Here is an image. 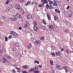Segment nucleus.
Returning a JSON list of instances; mask_svg holds the SVG:
<instances>
[{
	"label": "nucleus",
	"instance_id": "obj_1",
	"mask_svg": "<svg viewBox=\"0 0 73 73\" xmlns=\"http://www.w3.org/2000/svg\"><path fill=\"white\" fill-rule=\"evenodd\" d=\"M11 50L13 53H15L17 52V51H18V50H17V49L16 48H12Z\"/></svg>",
	"mask_w": 73,
	"mask_h": 73
},
{
	"label": "nucleus",
	"instance_id": "obj_2",
	"mask_svg": "<svg viewBox=\"0 0 73 73\" xmlns=\"http://www.w3.org/2000/svg\"><path fill=\"white\" fill-rule=\"evenodd\" d=\"M11 33L14 36H15V37H17L18 36L17 34L14 31H11Z\"/></svg>",
	"mask_w": 73,
	"mask_h": 73
},
{
	"label": "nucleus",
	"instance_id": "obj_3",
	"mask_svg": "<svg viewBox=\"0 0 73 73\" xmlns=\"http://www.w3.org/2000/svg\"><path fill=\"white\" fill-rule=\"evenodd\" d=\"M56 68L59 70H61L62 69V67L60 65L56 64Z\"/></svg>",
	"mask_w": 73,
	"mask_h": 73
},
{
	"label": "nucleus",
	"instance_id": "obj_4",
	"mask_svg": "<svg viewBox=\"0 0 73 73\" xmlns=\"http://www.w3.org/2000/svg\"><path fill=\"white\" fill-rule=\"evenodd\" d=\"M15 9H18V10L20 9V5L18 4H17L15 5Z\"/></svg>",
	"mask_w": 73,
	"mask_h": 73
},
{
	"label": "nucleus",
	"instance_id": "obj_5",
	"mask_svg": "<svg viewBox=\"0 0 73 73\" xmlns=\"http://www.w3.org/2000/svg\"><path fill=\"white\" fill-rule=\"evenodd\" d=\"M25 24H26L25 25V28H27V27H29L30 25L29 22L28 21L26 22Z\"/></svg>",
	"mask_w": 73,
	"mask_h": 73
},
{
	"label": "nucleus",
	"instance_id": "obj_6",
	"mask_svg": "<svg viewBox=\"0 0 73 73\" xmlns=\"http://www.w3.org/2000/svg\"><path fill=\"white\" fill-rule=\"evenodd\" d=\"M35 44H41V41L40 40H37L35 41Z\"/></svg>",
	"mask_w": 73,
	"mask_h": 73
},
{
	"label": "nucleus",
	"instance_id": "obj_7",
	"mask_svg": "<svg viewBox=\"0 0 73 73\" xmlns=\"http://www.w3.org/2000/svg\"><path fill=\"white\" fill-rule=\"evenodd\" d=\"M22 68L25 69H28L29 68V66L26 65L25 66H22Z\"/></svg>",
	"mask_w": 73,
	"mask_h": 73
},
{
	"label": "nucleus",
	"instance_id": "obj_8",
	"mask_svg": "<svg viewBox=\"0 0 73 73\" xmlns=\"http://www.w3.org/2000/svg\"><path fill=\"white\" fill-rule=\"evenodd\" d=\"M54 28V26H53V25H50V26H49V29L51 30L53 29Z\"/></svg>",
	"mask_w": 73,
	"mask_h": 73
},
{
	"label": "nucleus",
	"instance_id": "obj_9",
	"mask_svg": "<svg viewBox=\"0 0 73 73\" xmlns=\"http://www.w3.org/2000/svg\"><path fill=\"white\" fill-rule=\"evenodd\" d=\"M66 52L67 53H68V54H70L71 53V51L69 50H66Z\"/></svg>",
	"mask_w": 73,
	"mask_h": 73
},
{
	"label": "nucleus",
	"instance_id": "obj_10",
	"mask_svg": "<svg viewBox=\"0 0 73 73\" xmlns=\"http://www.w3.org/2000/svg\"><path fill=\"white\" fill-rule=\"evenodd\" d=\"M20 11H21V14L23 15L24 13V10L23 9L20 8Z\"/></svg>",
	"mask_w": 73,
	"mask_h": 73
},
{
	"label": "nucleus",
	"instance_id": "obj_11",
	"mask_svg": "<svg viewBox=\"0 0 73 73\" xmlns=\"http://www.w3.org/2000/svg\"><path fill=\"white\" fill-rule=\"evenodd\" d=\"M16 16L17 17H18V18H19V19L20 18H21V16L19 14L17 13Z\"/></svg>",
	"mask_w": 73,
	"mask_h": 73
},
{
	"label": "nucleus",
	"instance_id": "obj_12",
	"mask_svg": "<svg viewBox=\"0 0 73 73\" xmlns=\"http://www.w3.org/2000/svg\"><path fill=\"white\" fill-rule=\"evenodd\" d=\"M34 29L35 31H37L38 29V27L36 26L34 27Z\"/></svg>",
	"mask_w": 73,
	"mask_h": 73
},
{
	"label": "nucleus",
	"instance_id": "obj_13",
	"mask_svg": "<svg viewBox=\"0 0 73 73\" xmlns=\"http://www.w3.org/2000/svg\"><path fill=\"white\" fill-rule=\"evenodd\" d=\"M10 20H11V21H16L17 20V18H9Z\"/></svg>",
	"mask_w": 73,
	"mask_h": 73
},
{
	"label": "nucleus",
	"instance_id": "obj_14",
	"mask_svg": "<svg viewBox=\"0 0 73 73\" xmlns=\"http://www.w3.org/2000/svg\"><path fill=\"white\" fill-rule=\"evenodd\" d=\"M28 19H30L32 18V15L31 14H29L27 17Z\"/></svg>",
	"mask_w": 73,
	"mask_h": 73
},
{
	"label": "nucleus",
	"instance_id": "obj_15",
	"mask_svg": "<svg viewBox=\"0 0 73 73\" xmlns=\"http://www.w3.org/2000/svg\"><path fill=\"white\" fill-rule=\"evenodd\" d=\"M5 50H6L5 49H4V48H3L2 49L0 50V52L1 53H2L3 52H4V51H5Z\"/></svg>",
	"mask_w": 73,
	"mask_h": 73
},
{
	"label": "nucleus",
	"instance_id": "obj_16",
	"mask_svg": "<svg viewBox=\"0 0 73 73\" xmlns=\"http://www.w3.org/2000/svg\"><path fill=\"white\" fill-rule=\"evenodd\" d=\"M3 61L4 63L7 61V59L5 57H3Z\"/></svg>",
	"mask_w": 73,
	"mask_h": 73
},
{
	"label": "nucleus",
	"instance_id": "obj_17",
	"mask_svg": "<svg viewBox=\"0 0 73 73\" xmlns=\"http://www.w3.org/2000/svg\"><path fill=\"white\" fill-rule=\"evenodd\" d=\"M47 17L48 19V20H51L50 17L49 15H48V14H47Z\"/></svg>",
	"mask_w": 73,
	"mask_h": 73
},
{
	"label": "nucleus",
	"instance_id": "obj_18",
	"mask_svg": "<svg viewBox=\"0 0 73 73\" xmlns=\"http://www.w3.org/2000/svg\"><path fill=\"white\" fill-rule=\"evenodd\" d=\"M42 21L44 25H46V22L45 20V19H43Z\"/></svg>",
	"mask_w": 73,
	"mask_h": 73
},
{
	"label": "nucleus",
	"instance_id": "obj_19",
	"mask_svg": "<svg viewBox=\"0 0 73 73\" xmlns=\"http://www.w3.org/2000/svg\"><path fill=\"white\" fill-rule=\"evenodd\" d=\"M34 63L35 64H40V62L38 61H37V60H35L34 62Z\"/></svg>",
	"mask_w": 73,
	"mask_h": 73
},
{
	"label": "nucleus",
	"instance_id": "obj_20",
	"mask_svg": "<svg viewBox=\"0 0 73 73\" xmlns=\"http://www.w3.org/2000/svg\"><path fill=\"white\" fill-rule=\"evenodd\" d=\"M56 55L57 56H60L61 54V53L60 52H58L56 53Z\"/></svg>",
	"mask_w": 73,
	"mask_h": 73
},
{
	"label": "nucleus",
	"instance_id": "obj_21",
	"mask_svg": "<svg viewBox=\"0 0 73 73\" xmlns=\"http://www.w3.org/2000/svg\"><path fill=\"white\" fill-rule=\"evenodd\" d=\"M50 64L51 65H53V62L52 60H50Z\"/></svg>",
	"mask_w": 73,
	"mask_h": 73
},
{
	"label": "nucleus",
	"instance_id": "obj_22",
	"mask_svg": "<svg viewBox=\"0 0 73 73\" xmlns=\"http://www.w3.org/2000/svg\"><path fill=\"white\" fill-rule=\"evenodd\" d=\"M55 11L56 12H57V13H60V11L57 9H55Z\"/></svg>",
	"mask_w": 73,
	"mask_h": 73
},
{
	"label": "nucleus",
	"instance_id": "obj_23",
	"mask_svg": "<svg viewBox=\"0 0 73 73\" xmlns=\"http://www.w3.org/2000/svg\"><path fill=\"white\" fill-rule=\"evenodd\" d=\"M46 0H42L41 2H44V3H43V4H44L46 3Z\"/></svg>",
	"mask_w": 73,
	"mask_h": 73
},
{
	"label": "nucleus",
	"instance_id": "obj_24",
	"mask_svg": "<svg viewBox=\"0 0 73 73\" xmlns=\"http://www.w3.org/2000/svg\"><path fill=\"white\" fill-rule=\"evenodd\" d=\"M31 3V1H29L27 2V3L25 4V6H27L29 4Z\"/></svg>",
	"mask_w": 73,
	"mask_h": 73
},
{
	"label": "nucleus",
	"instance_id": "obj_25",
	"mask_svg": "<svg viewBox=\"0 0 73 73\" xmlns=\"http://www.w3.org/2000/svg\"><path fill=\"white\" fill-rule=\"evenodd\" d=\"M9 0H7L6 2L5 3V4H6V5H8V4H9Z\"/></svg>",
	"mask_w": 73,
	"mask_h": 73
},
{
	"label": "nucleus",
	"instance_id": "obj_26",
	"mask_svg": "<svg viewBox=\"0 0 73 73\" xmlns=\"http://www.w3.org/2000/svg\"><path fill=\"white\" fill-rule=\"evenodd\" d=\"M53 5H54V6H55V7H57V6H58V5L57 4V3L55 2L53 3Z\"/></svg>",
	"mask_w": 73,
	"mask_h": 73
},
{
	"label": "nucleus",
	"instance_id": "obj_27",
	"mask_svg": "<svg viewBox=\"0 0 73 73\" xmlns=\"http://www.w3.org/2000/svg\"><path fill=\"white\" fill-rule=\"evenodd\" d=\"M15 46L16 47H17V48L19 47V43L18 42L16 43L15 44Z\"/></svg>",
	"mask_w": 73,
	"mask_h": 73
},
{
	"label": "nucleus",
	"instance_id": "obj_28",
	"mask_svg": "<svg viewBox=\"0 0 73 73\" xmlns=\"http://www.w3.org/2000/svg\"><path fill=\"white\" fill-rule=\"evenodd\" d=\"M16 68L17 70V72H19V73L20 72V70H20V68Z\"/></svg>",
	"mask_w": 73,
	"mask_h": 73
},
{
	"label": "nucleus",
	"instance_id": "obj_29",
	"mask_svg": "<svg viewBox=\"0 0 73 73\" xmlns=\"http://www.w3.org/2000/svg\"><path fill=\"white\" fill-rule=\"evenodd\" d=\"M64 68L65 69V70L66 73H67L68 72H67V67L65 66V67H64Z\"/></svg>",
	"mask_w": 73,
	"mask_h": 73
},
{
	"label": "nucleus",
	"instance_id": "obj_30",
	"mask_svg": "<svg viewBox=\"0 0 73 73\" xmlns=\"http://www.w3.org/2000/svg\"><path fill=\"white\" fill-rule=\"evenodd\" d=\"M31 47H32V45L29 44V45L28 47H27L28 49H31Z\"/></svg>",
	"mask_w": 73,
	"mask_h": 73
},
{
	"label": "nucleus",
	"instance_id": "obj_31",
	"mask_svg": "<svg viewBox=\"0 0 73 73\" xmlns=\"http://www.w3.org/2000/svg\"><path fill=\"white\" fill-rule=\"evenodd\" d=\"M43 6V4H39L38 5V7H39L40 8L42 7Z\"/></svg>",
	"mask_w": 73,
	"mask_h": 73
},
{
	"label": "nucleus",
	"instance_id": "obj_32",
	"mask_svg": "<svg viewBox=\"0 0 73 73\" xmlns=\"http://www.w3.org/2000/svg\"><path fill=\"white\" fill-rule=\"evenodd\" d=\"M5 41L6 42L8 41V37H7V36L5 37Z\"/></svg>",
	"mask_w": 73,
	"mask_h": 73
},
{
	"label": "nucleus",
	"instance_id": "obj_33",
	"mask_svg": "<svg viewBox=\"0 0 73 73\" xmlns=\"http://www.w3.org/2000/svg\"><path fill=\"white\" fill-rule=\"evenodd\" d=\"M41 29H45V27L44 26H42L41 27Z\"/></svg>",
	"mask_w": 73,
	"mask_h": 73
},
{
	"label": "nucleus",
	"instance_id": "obj_34",
	"mask_svg": "<svg viewBox=\"0 0 73 73\" xmlns=\"http://www.w3.org/2000/svg\"><path fill=\"white\" fill-rule=\"evenodd\" d=\"M57 19H58V17H54V19L55 21H56V20H57Z\"/></svg>",
	"mask_w": 73,
	"mask_h": 73
},
{
	"label": "nucleus",
	"instance_id": "obj_35",
	"mask_svg": "<svg viewBox=\"0 0 73 73\" xmlns=\"http://www.w3.org/2000/svg\"><path fill=\"white\" fill-rule=\"evenodd\" d=\"M35 69L36 70H37L38 69V67L37 66H36L35 67L34 70Z\"/></svg>",
	"mask_w": 73,
	"mask_h": 73
},
{
	"label": "nucleus",
	"instance_id": "obj_36",
	"mask_svg": "<svg viewBox=\"0 0 73 73\" xmlns=\"http://www.w3.org/2000/svg\"><path fill=\"white\" fill-rule=\"evenodd\" d=\"M12 72L13 73H16V71H15V70L13 69L12 70Z\"/></svg>",
	"mask_w": 73,
	"mask_h": 73
},
{
	"label": "nucleus",
	"instance_id": "obj_37",
	"mask_svg": "<svg viewBox=\"0 0 73 73\" xmlns=\"http://www.w3.org/2000/svg\"><path fill=\"white\" fill-rule=\"evenodd\" d=\"M34 73H40V71H38L35 70L34 72Z\"/></svg>",
	"mask_w": 73,
	"mask_h": 73
},
{
	"label": "nucleus",
	"instance_id": "obj_38",
	"mask_svg": "<svg viewBox=\"0 0 73 73\" xmlns=\"http://www.w3.org/2000/svg\"><path fill=\"white\" fill-rule=\"evenodd\" d=\"M6 57L8 58H9V59H11V56H6Z\"/></svg>",
	"mask_w": 73,
	"mask_h": 73
},
{
	"label": "nucleus",
	"instance_id": "obj_39",
	"mask_svg": "<svg viewBox=\"0 0 73 73\" xmlns=\"http://www.w3.org/2000/svg\"><path fill=\"white\" fill-rule=\"evenodd\" d=\"M34 70L35 69L34 68H31L30 70V72H33Z\"/></svg>",
	"mask_w": 73,
	"mask_h": 73
},
{
	"label": "nucleus",
	"instance_id": "obj_40",
	"mask_svg": "<svg viewBox=\"0 0 73 73\" xmlns=\"http://www.w3.org/2000/svg\"><path fill=\"white\" fill-rule=\"evenodd\" d=\"M34 25H37V22L36 21H35L34 22Z\"/></svg>",
	"mask_w": 73,
	"mask_h": 73
},
{
	"label": "nucleus",
	"instance_id": "obj_41",
	"mask_svg": "<svg viewBox=\"0 0 73 73\" xmlns=\"http://www.w3.org/2000/svg\"><path fill=\"white\" fill-rule=\"evenodd\" d=\"M46 8L47 9H48V8H50V6H49V5H46Z\"/></svg>",
	"mask_w": 73,
	"mask_h": 73
},
{
	"label": "nucleus",
	"instance_id": "obj_42",
	"mask_svg": "<svg viewBox=\"0 0 73 73\" xmlns=\"http://www.w3.org/2000/svg\"><path fill=\"white\" fill-rule=\"evenodd\" d=\"M69 13H70V14H73V12L71 10H70Z\"/></svg>",
	"mask_w": 73,
	"mask_h": 73
},
{
	"label": "nucleus",
	"instance_id": "obj_43",
	"mask_svg": "<svg viewBox=\"0 0 73 73\" xmlns=\"http://www.w3.org/2000/svg\"><path fill=\"white\" fill-rule=\"evenodd\" d=\"M24 1V0H19V2L20 3H23Z\"/></svg>",
	"mask_w": 73,
	"mask_h": 73
},
{
	"label": "nucleus",
	"instance_id": "obj_44",
	"mask_svg": "<svg viewBox=\"0 0 73 73\" xmlns=\"http://www.w3.org/2000/svg\"><path fill=\"white\" fill-rule=\"evenodd\" d=\"M40 40H44V37H41L40 38Z\"/></svg>",
	"mask_w": 73,
	"mask_h": 73
},
{
	"label": "nucleus",
	"instance_id": "obj_45",
	"mask_svg": "<svg viewBox=\"0 0 73 73\" xmlns=\"http://www.w3.org/2000/svg\"><path fill=\"white\" fill-rule=\"evenodd\" d=\"M42 66L41 64H40L38 65V67L40 68H42Z\"/></svg>",
	"mask_w": 73,
	"mask_h": 73
},
{
	"label": "nucleus",
	"instance_id": "obj_46",
	"mask_svg": "<svg viewBox=\"0 0 73 73\" xmlns=\"http://www.w3.org/2000/svg\"><path fill=\"white\" fill-rule=\"evenodd\" d=\"M14 7V6L13 5V4L11 5V8H13Z\"/></svg>",
	"mask_w": 73,
	"mask_h": 73
},
{
	"label": "nucleus",
	"instance_id": "obj_47",
	"mask_svg": "<svg viewBox=\"0 0 73 73\" xmlns=\"http://www.w3.org/2000/svg\"><path fill=\"white\" fill-rule=\"evenodd\" d=\"M53 4V1H49V4Z\"/></svg>",
	"mask_w": 73,
	"mask_h": 73
},
{
	"label": "nucleus",
	"instance_id": "obj_48",
	"mask_svg": "<svg viewBox=\"0 0 73 73\" xmlns=\"http://www.w3.org/2000/svg\"><path fill=\"white\" fill-rule=\"evenodd\" d=\"M51 54L53 56H55V54H54V53H52Z\"/></svg>",
	"mask_w": 73,
	"mask_h": 73
},
{
	"label": "nucleus",
	"instance_id": "obj_49",
	"mask_svg": "<svg viewBox=\"0 0 73 73\" xmlns=\"http://www.w3.org/2000/svg\"><path fill=\"white\" fill-rule=\"evenodd\" d=\"M72 16V14H70L68 15L69 17H71Z\"/></svg>",
	"mask_w": 73,
	"mask_h": 73
},
{
	"label": "nucleus",
	"instance_id": "obj_50",
	"mask_svg": "<svg viewBox=\"0 0 73 73\" xmlns=\"http://www.w3.org/2000/svg\"><path fill=\"white\" fill-rule=\"evenodd\" d=\"M22 72L23 73H28V72H27L26 71H22Z\"/></svg>",
	"mask_w": 73,
	"mask_h": 73
},
{
	"label": "nucleus",
	"instance_id": "obj_51",
	"mask_svg": "<svg viewBox=\"0 0 73 73\" xmlns=\"http://www.w3.org/2000/svg\"><path fill=\"white\" fill-rule=\"evenodd\" d=\"M52 6L51 5H50V9H52Z\"/></svg>",
	"mask_w": 73,
	"mask_h": 73
},
{
	"label": "nucleus",
	"instance_id": "obj_52",
	"mask_svg": "<svg viewBox=\"0 0 73 73\" xmlns=\"http://www.w3.org/2000/svg\"><path fill=\"white\" fill-rule=\"evenodd\" d=\"M21 55L20 54L18 55L17 56V57H18V58H20V57Z\"/></svg>",
	"mask_w": 73,
	"mask_h": 73
},
{
	"label": "nucleus",
	"instance_id": "obj_53",
	"mask_svg": "<svg viewBox=\"0 0 73 73\" xmlns=\"http://www.w3.org/2000/svg\"><path fill=\"white\" fill-rule=\"evenodd\" d=\"M13 66L14 67H15V68H17L16 67H17V65H16V64H15L14 65H13Z\"/></svg>",
	"mask_w": 73,
	"mask_h": 73
},
{
	"label": "nucleus",
	"instance_id": "obj_54",
	"mask_svg": "<svg viewBox=\"0 0 73 73\" xmlns=\"http://www.w3.org/2000/svg\"><path fill=\"white\" fill-rule=\"evenodd\" d=\"M11 37H12V35H11L9 36V38H11Z\"/></svg>",
	"mask_w": 73,
	"mask_h": 73
},
{
	"label": "nucleus",
	"instance_id": "obj_55",
	"mask_svg": "<svg viewBox=\"0 0 73 73\" xmlns=\"http://www.w3.org/2000/svg\"><path fill=\"white\" fill-rule=\"evenodd\" d=\"M52 72L53 73H54V70H52Z\"/></svg>",
	"mask_w": 73,
	"mask_h": 73
},
{
	"label": "nucleus",
	"instance_id": "obj_56",
	"mask_svg": "<svg viewBox=\"0 0 73 73\" xmlns=\"http://www.w3.org/2000/svg\"><path fill=\"white\" fill-rule=\"evenodd\" d=\"M69 6H68L66 8L67 9H69Z\"/></svg>",
	"mask_w": 73,
	"mask_h": 73
},
{
	"label": "nucleus",
	"instance_id": "obj_57",
	"mask_svg": "<svg viewBox=\"0 0 73 73\" xmlns=\"http://www.w3.org/2000/svg\"><path fill=\"white\" fill-rule=\"evenodd\" d=\"M35 3L34 2H33L32 3V5H33V4H35Z\"/></svg>",
	"mask_w": 73,
	"mask_h": 73
},
{
	"label": "nucleus",
	"instance_id": "obj_58",
	"mask_svg": "<svg viewBox=\"0 0 73 73\" xmlns=\"http://www.w3.org/2000/svg\"><path fill=\"white\" fill-rule=\"evenodd\" d=\"M51 48L52 49H54V48H53V46H51Z\"/></svg>",
	"mask_w": 73,
	"mask_h": 73
},
{
	"label": "nucleus",
	"instance_id": "obj_59",
	"mask_svg": "<svg viewBox=\"0 0 73 73\" xmlns=\"http://www.w3.org/2000/svg\"><path fill=\"white\" fill-rule=\"evenodd\" d=\"M3 19H5V17L3 16L2 17Z\"/></svg>",
	"mask_w": 73,
	"mask_h": 73
},
{
	"label": "nucleus",
	"instance_id": "obj_60",
	"mask_svg": "<svg viewBox=\"0 0 73 73\" xmlns=\"http://www.w3.org/2000/svg\"><path fill=\"white\" fill-rule=\"evenodd\" d=\"M21 27H19V30H21Z\"/></svg>",
	"mask_w": 73,
	"mask_h": 73
},
{
	"label": "nucleus",
	"instance_id": "obj_61",
	"mask_svg": "<svg viewBox=\"0 0 73 73\" xmlns=\"http://www.w3.org/2000/svg\"><path fill=\"white\" fill-rule=\"evenodd\" d=\"M13 17H14V18H15V17H16V15H14L13 16Z\"/></svg>",
	"mask_w": 73,
	"mask_h": 73
},
{
	"label": "nucleus",
	"instance_id": "obj_62",
	"mask_svg": "<svg viewBox=\"0 0 73 73\" xmlns=\"http://www.w3.org/2000/svg\"><path fill=\"white\" fill-rule=\"evenodd\" d=\"M61 51H64V48H62V49H61Z\"/></svg>",
	"mask_w": 73,
	"mask_h": 73
},
{
	"label": "nucleus",
	"instance_id": "obj_63",
	"mask_svg": "<svg viewBox=\"0 0 73 73\" xmlns=\"http://www.w3.org/2000/svg\"><path fill=\"white\" fill-rule=\"evenodd\" d=\"M65 32H66V33H67L68 32V31L67 30H65Z\"/></svg>",
	"mask_w": 73,
	"mask_h": 73
},
{
	"label": "nucleus",
	"instance_id": "obj_64",
	"mask_svg": "<svg viewBox=\"0 0 73 73\" xmlns=\"http://www.w3.org/2000/svg\"><path fill=\"white\" fill-rule=\"evenodd\" d=\"M30 36H32V34L31 33L30 34Z\"/></svg>",
	"mask_w": 73,
	"mask_h": 73
}]
</instances>
